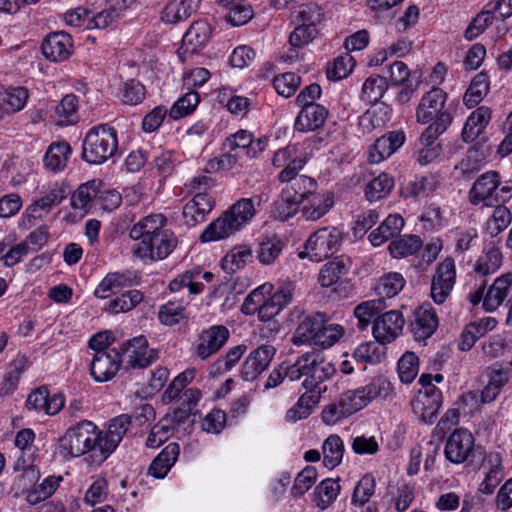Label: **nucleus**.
<instances>
[{"label": "nucleus", "instance_id": "46", "mask_svg": "<svg viewBox=\"0 0 512 512\" xmlns=\"http://www.w3.org/2000/svg\"><path fill=\"white\" fill-rule=\"evenodd\" d=\"M307 159L303 155L297 153L295 146H287L279 149L274 154L272 163L277 168H283L282 170L292 169L294 172H300L306 165Z\"/></svg>", "mask_w": 512, "mask_h": 512}, {"label": "nucleus", "instance_id": "31", "mask_svg": "<svg viewBox=\"0 0 512 512\" xmlns=\"http://www.w3.org/2000/svg\"><path fill=\"white\" fill-rule=\"evenodd\" d=\"M133 285V277L129 272L108 273L96 286L94 296L99 299H106L118 293L124 288Z\"/></svg>", "mask_w": 512, "mask_h": 512}, {"label": "nucleus", "instance_id": "45", "mask_svg": "<svg viewBox=\"0 0 512 512\" xmlns=\"http://www.w3.org/2000/svg\"><path fill=\"white\" fill-rule=\"evenodd\" d=\"M361 388L368 403L376 399L392 400L395 395L393 384L383 375L374 377L366 386Z\"/></svg>", "mask_w": 512, "mask_h": 512}, {"label": "nucleus", "instance_id": "59", "mask_svg": "<svg viewBox=\"0 0 512 512\" xmlns=\"http://www.w3.org/2000/svg\"><path fill=\"white\" fill-rule=\"evenodd\" d=\"M385 301L383 299H373L362 302L354 309V315L358 319V326L365 329L372 319L382 310L385 309Z\"/></svg>", "mask_w": 512, "mask_h": 512}, {"label": "nucleus", "instance_id": "8", "mask_svg": "<svg viewBox=\"0 0 512 512\" xmlns=\"http://www.w3.org/2000/svg\"><path fill=\"white\" fill-rule=\"evenodd\" d=\"M178 239L175 233L166 229L145 242H137L132 247L136 258L144 261H159L166 259L176 248Z\"/></svg>", "mask_w": 512, "mask_h": 512}, {"label": "nucleus", "instance_id": "35", "mask_svg": "<svg viewBox=\"0 0 512 512\" xmlns=\"http://www.w3.org/2000/svg\"><path fill=\"white\" fill-rule=\"evenodd\" d=\"M502 456L498 452H491L486 456L488 471L480 484L479 491L483 494H492L495 488L504 478V468L502 465Z\"/></svg>", "mask_w": 512, "mask_h": 512}, {"label": "nucleus", "instance_id": "26", "mask_svg": "<svg viewBox=\"0 0 512 512\" xmlns=\"http://www.w3.org/2000/svg\"><path fill=\"white\" fill-rule=\"evenodd\" d=\"M326 315L321 312L306 316L297 326L291 341L295 346L316 344L318 334L324 325Z\"/></svg>", "mask_w": 512, "mask_h": 512}, {"label": "nucleus", "instance_id": "3", "mask_svg": "<svg viewBox=\"0 0 512 512\" xmlns=\"http://www.w3.org/2000/svg\"><path fill=\"white\" fill-rule=\"evenodd\" d=\"M447 94L440 88H433L423 95L416 109L418 123H432L423 131L424 139H432L443 134L452 123V115L445 110Z\"/></svg>", "mask_w": 512, "mask_h": 512}, {"label": "nucleus", "instance_id": "62", "mask_svg": "<svg viewBox=\"0 0 512 512\" xmlns=\"http://www.w3.org/2000/svg\"><path fill=\"white\" fill-rule=\"evenodd\" d=\"M347 272L348 266L343 260L331 261L322 266L318 281L322 287H330Z\"/></svg>", "mask_w": 512, "mask_h": 512}, {"label": "nucleus", "instance_id": "33", "mask_svg": "<svg viewBox=\"0 0 512 512\" xmlns=\"http://www.w3.org/2000/svg\"><path fill=\"white\" fill-rule=\"evenodd\" d=\"M218 3L233 26L244 25L253 18L254 10L248 0H219Z\"/></svg>", "mask_w": 512, "mask_h": 512}, {"label": "nucleus", "instance_id": "48", "mask_svg": "<svg viewBox=\"0 0 512 512\" xmlns=\"http://www.w3.org/2000/svg\"><path fill=\"white\" fill-rule=\"evenodd\" d=\"M423 242L417 235H404L390 242L388 249L393 258H404L415 254L422 247Z\"/></svg>", "mask_w": 512, "mask_h": 512}, {"label": "nucleus", "instance_id": "25", "mask_svg": "<svg viewBox=\"0 0 512 512\" xmlns=\"http://www.w3.org/2000/svg\"><path fill=\"white\" fill-rule=\"evenodd\" d=\"M41 50L44 57L53 62L64 61L72 54L73 41L66 32H53L43 40Z\"/></svg>", "mask_w": 512, "mask_h": 512}, {"label": "nucleus", "instance_id": "57", "mask_svg": "<svg viewBox=\"0 0 512 512\" xmlns=\"http://www.w3.org/2000/svg\"><path fill=\"white\" fill-rule=\"evenodd\" d=\"M501 263L502 253L498 247L493 245L486 248L478 258L475 271L482 276H486L495 273L500 268Z\"/></svg>", "mask_w": 512, "mask_h": 512}, {"label": "nucleus", "instance_id": "36", "mask_svg": "<svg viewBox=\"0 0 512 512\" xmlns=\"http://www.w3.org/2000/svg\"><path fill=\"white\" fill-rule=\"evenodd\" d=\"M404 227V219L399 214H391L373 230L368 238L373 246H380L397 236Z\"/></svg>", "mask_w": 512, "mask_h": 512}, {"label": "nucleus", "instance_id": "39", "mask_svg": "<svg viewBox=\"0 0 512 512\" xmlns=\"http://www.w3.org/2000/svg\"><path fill=\"white\" fill-rule=\"evenodd\" d=\"M29 99V91L24 86H10L0 94L4 114L11 115L22 111Z\"/></svg>", "mask_w": 512, "mask_h": 512}, {"label": "nucleus", "instance_id": "6", "mask_svg": "<svg viewBox=\"0 0 512 512\" xmlns=\"http://www.w3.org/2000/svg\"><path fill=\"white\" fill-rule=\"evenodd\" d=\"M341 242L342 233L338 228L334 226L320 228L309 236L298 257L321 262L333 256L339 250Z\"/></svg>", "mask_w": 512, "mask_h": 512}, {"label": "nucleus", "instance_id": "10", "mask_svg": "<svg viewBox=\"0 0 512 512\" xmlns=\"http://www.w3.org/2000/svg\"><path fill=\"white\" fill-rule=\"evenodd\" d=\"M229 336L230 332L224 325H212L203 329L191 344V355L202 361L207 360L221 350Z\"/></svg>", "mask_w": 512, "mask_h": 512}, {"label": "nucleus", "instance_id": "53", "mask_svg": "<svg viewBox=\"0 0 512 512\" xmlns=\"http://www.w3.org/2000/svg\"><path fill=\"white\" fill-rule=\"evenodd\" d=\"M61 481V476H49L45 478L40 484L35 485L33 488L27 491V502L29 504L35 505L46 500L57 490Z\"/></svg>", "mask_w": 512, "mask_h": 512}, {"label": "nucleus", "instance_id": "19", "mask_svg": "<svg viewBox=\"0 0 512 512\" xmlns=\"http://www.w3.org/2000/svg\"><path fill=\"white\" fill-rule=\"evenodd\" d=\"M405 320L401 312L391 310L383 313L373 322V336L377 342L386 344L394 341L404 326Z\"/></svg>", "mask_w": 512, "mask_h": 512}, {"label": "nucleus", "instance_id": "14", "mask_svg": "<svg viewBox=\"0 0 512 512\" xmlns=\"http://www.w3.org/2000/svg\"><path fill=\"white\" fill-rule=\"evenodd\" d=\"M474 437L465 428L454 430L447 438L444 448L445 458L453 464H463L474 451Z\"/></svg>", "mask_w": 512, "mask_h": 512}, {"label": "nucleus", "instance_id": "38", "mask_svg": "<svg viewBox=\"0 0 512 512\" xmlns=\"http://www.w3.org/2000/svg\"><path fill=\"white\" fill-rule=\"evenodd\" d=\"M512 284V274L498 277L490 286L483 299V308L487 312L495 311L506 299Z\"/></svg>", "mask_w": 512, "mask_h": 512}, {"label": "nucleus", "instance_id": "44", "mask_svg": "<svg viewBox=\"0 0 512 512\" xmlns=\"http://www.w3.org/2000/svg\"><path fill=\"white\" fill-rule=\"evenodd\" d=\"M252 260V251L246 245L233 247L222 259L221 266L228 274H233L244 268Z\"/></svg>", "mask_w": 512, "mask_h": 512}, {"label": "nucleus", "instance_id": "27", "mask_svg": "<svg viewBox=\"0 0 512 512\" xmlns=\"http://www.w3.org/2000/svg\"><path fill=\"white\" fill-rule=\"evenodd\" d=\"M167 218L161 213H154L141 218L129 230V237L136 242H145L167 228Z\"/></svg>", "mask_w": 512, "mask_h": 512}, {"label": "nucleus", "instance_id": "54", "mask_svg": "<svg viewBox=\"0 0 512 512\" xmlns=\"http://www.w3.org/2000/svg\"><path fill=\"white\" fill-rule=\"evenodd\" d=\"M388 89L385 77L372 75L368 77L362 86L361 99L370 104H376Z\"/></svg>", "mask_w": 512, "mask_h": 512}, {"label": "nucleus", "instance_id": "47", "mask_svg": "<svg viewBox=\"0 0 512 512\" xmlns=\"http://www.w3.org/2000/svg\"><path fill=\"white\" fill-rule=\"evenodd\" d=\"M345 446L343 440L336 434L328 436L322 445L323 463L325 467L333 469L343 459Z\"/></svg>", "mask_w": 512, "mask_h": 512}, {"label": "nucleus", "instance_id": "12", "mask_svg": "<svg viewBox=\"0 0 512 512\" xmlns=\"http://www.w3.org/2000/svg\"><path fill=\"white\" fill-rule=\"evenodd\" d=\"M280 183L284 184L281 189L286 199L301 205L305 200L317 191L318 184L312 177L300 175L292 169L281 170L277 176Z\"/></svg>", "mask_w": 512, "mask_h": 512}, {"label": "nucleus", "instance_id": "5", "mask_svg": "<svg viewBox=\"0 0 512 512\" xmlns=\"http://www.w3.org/2000/svg\"><path fill=\"white\" fill-rule=\"evenodd\" d=\"M118 149L117 131L108 124L89 129L83 140L82 158L88 164L100 165L111 159Z\"/></svg>", "mask_w": 512, "mask_h": 512}, {"label": "nucleus", "instance_id": "4", "mask_svg": "<svg viewBox=\"0 0 512 512\" xmlns=\"http://www.w3.org/2000/svg\"><path fill=\"white\" fill-rule=\"evenodd\" d=\"M270 291V284H264L253 290L245 298L242 312L247 315L257 313L261 321H271L292 301L293 289L290 284H285L280 286L270 297L265 298V294Z\"/></svg>", "mask_w": 512, "mask_h": 512}, {"label": "nucleus", "instance_id": "58", "mask_svg": "<svg viewBox=\"0 0 512 512\" xmlns=\"http://www.w3.org/2000/svg\"><path fill=\"white\" fill-rule=\"evenodd\" d=\"M493 207H495L493 213L486 223V231L492 237L504 231L512 221V214L506 206L498 203Z\"/></svg>", "mask_w": 512, "mask_h": 512}, {"label": "nucleus", "instance_id": "21", "mask_svg": "<svg viewBox=\"0 0 512 512\" xmlns=\"http://www.w3.org/2000/svg\"><path fill=\"white\" fill-rule=\"evenodd\" d=\"M131 425V416L121 414L109 421L106 431L100 430V443L107 459L118 447Z\"/></svg>", "mask_w": 512, "mask_h": 512}, {"label": "nucleus", "instance_id": "56", "mask_svg": "<svg viewBox=\"0 0 512 512\" xmlns=\"http://www.w3.org/2000/svg\"><path fill=\"white\" fill-rule=\"evenodd\" d=\"M394 187V180L387 173H381L371 180L365 189L366 198L370 201H378L387 197Z\"/></svg>", "mask_w": 512, "mask_h": 512}, {"label": "nucleus", "instance_id": "50", "mask_svg": "<svg viewBox=\"0 0 512 512\" xmlns=\"http://www.w3.org/2000/svg\"><path fill=\"white\" fill-rule=\"evenodd\" d=\"M196 11L197 9L191 4H185L180 0H171L164 7L161 20L165 24H177L188 19Z\"/></svg>", "mask_w": 512, "mask_h": 512}, {"label": "nucleus", "instance_id": "28", "mask_svg": "<svg viewBox=\"0 0 512 512\" xmlns=\"http://www.w3.org/2000/svg\"><path fill=\"white\" fill-rule=\"evenodd\" d=\"M213 205L214 201L207 193H196L183 207L184 223L189 227H194L203 222L206 215L212 210Z\"/></svg>", "mask_w": 512, "mask_h": 512}, {"label": "nucleus", "instance_id": "2", "mask_svg": "<svg viewBox=\"0 0 512 512\" xmlns=\"http://www.w3.org/2000/svg\"><path fill=\"white\" fill-rule=\"evenodd\" d=\"M261 198H242L233 204L219 218L210 223L201 233V242L218 241L229 237L249 223L256 213L255 205H259Z\"/></svg>", "mask_w": 512, "mask_h": 512}, {"label": "nucleus", "instance_id": "20", "mask_svg": "<svg viewBox=\"0 0 512 512\" xmlns=\"http://www.w3.org/2000/svg\"><path fill=\"white\" fill-rule=\"evenodd\" d=\"M438 324L435 309L430 304H423L414 311L410 329L415 340L425 341L434 334Z\"/></svg>", "mask_w": 512, "mask_h": 512}, {"label": "nucleus", "instance_id": "29", "mask_svg": "<svg viewBox=\"0 0 512 512\" xmlns=\"http://www.w3.org/2000/svg\"><path fill=\"white\" fill-rule=\"evenodd\" d=\"M26 406L30 410L43 411L48 415H55L63 408L64 397L60 394L50 397L48 389L42 386L28 395Z\"/></svg>", "mask_w": 512, "mask_h": 512}, {"label": "nucleus", "instance_id": "43", "mask_svg": "<svg viewBox=\"0 0 512 512\" xmlns=\"http://www.w3.org/2000/svg\"><path fill=\"white\" fill-rule=\"evenodd\" d=\"M101 181L91 180L81 184L71 197V206L75 209L87 210L97 201Z\"/></svg>", "mask_w": 512, "mask_h": 512}, {"label": "nucleus", "instance_id": "22", "mask_svg": "<svg viewBox=\"0 0 512 512\" xmlns=\"http://www.w3.org/2000/svg\"><path fill=\"white\" fill-rule=\"evenodd\" d=\"M276 349L272 345H261L253 350L244 361L241 376L245 381L255 380L272 361Z\"/></svg>", "mask_w": 512, "mask_h": 512}, {"label": "nucleus", "instance_id": "1", "mask_svg": "<svg viewBox=\"0 0 512 512\" xmlns=\"http://www.w3.org/2000/svg\"><path fill=\"white\" fill-rule=\"evenodd\" d=\"M99 437L100 429L93 422L82 420L59 438V454L65 460L86 455L89 464L99 466L106 460Z\"/></svg>", "mask_w": 512, "mask_h": 512}, {"label": "nucleus", "instance_id": "23", "mask_svg": "<svg viewBox=\"0 0 512 512\" xmlns=\"http://www.w3.org/2000/svg\"><path fill=\"white\" fill-rule=\"evenodd\" d=\"M405 133L402 130H394L377 138L368 151V160L372 164H378L395 153L405 142Z\"/></svg>", "mask_w": 512, "mask_h": 512}, {"label": "nucleus", "instance_id": "41", "mask_svg": "<svg viewBox=\"0 0 512 512\" xmlns=\"http://www.w3.org/2000/svg\"><path fill=\"white\" fill-rule=\"evenodd\" d=\"M71 152V147L67 142L52 143L44 155L43 162L45 168L53 173L63 170L67 165Z\"/></svg>", "mask_w": 512, "mask_h": 512}, {"label": "nucleus", "instance_id": "60", "mask_svg": "<svg viewBox=\"0 0 512 512\" xmlns=\"http://www.w3.org/2000/svg\"><path fill=\"white\" fill-rule=\"evenodd\" d=\"M143 300V293L139 290H129L108 303L107 310L113 314L124 313L135 308Z\"/></svg>", "mask_w": 512, "mask_h": 512}, {"label": "nucleus", "instance_id": "24", "mask_svg": "<svg viewBox=\"0 0 512 512\" xmlns=\"http://www.w3.org/2000/svg\"><path fill=\"white\" fill-rule=\"evenodd\" d=\"M225 146L232 152L241 155V160L256 157L265 149V142L261 139H254L252 133L247 130H239L229 136Z\"/></svg>", "mask_w": 512, "mask_h": 512}, {"label": "nucleus", "instance_id": "61", "mask_svg": "<svg viewBox=\"0 0 512 512\" xmlns=\"http://www.w3.org/2000/svg\"><path fill=\"white\" fill-rule=\"evenodd\" d=\"M340 484L333 479L327 478L320 482L315 489V502L321 509L327 508L338 496Z\"/></svg>", "mask_w": 512, "mask_h": 512}, {"label": "nucleus", "instance_id": "42", "mask_svg": "<svg viewBox=\"0 0 512 512\" xmlns=\"http://www.w3.org/2000/svg\"><path fill=\"white\" fill-rule=\"evenodd\" d=\"M210 38V26L206 21L194 22L183 35L182 44L186 52L195 53Z\"/></svg>", "mask_w": 512, "mask_h": 512}, {"label": "nucleus", "instance_id": "32", "mask_svg": "<svg viewBox=\"0 0 512 512\" xmlns=\"http://www.w3.org/2000/svg\"><path fill=\"white\" fill-rule=\"evenodd\" d=\"M328 116V110L320 104H310L301 109L296 121L295 127L298 131H314L321 127Z\"/></svg>", "mask_w": 512, "mask_h": 512}, {"label": "nucleus", "instance_id": "30", "mask_svg": "<svg viewBox=\"0 0 512 512\" xmlns=\"http://www.w3.org/2000/svg\"><path fill=\"white\" fill-rule=\"evenodd\" d=\"M301 213L306 220L316 221L323 217L333 206V194L315 191L302 203Z\"/></svg>", "mask_w": 512, "mask_h": 512}, {"label": "nucleus", "instance_id": "37", "mask_svg": "<svg viewBox=\"0 0 512 512\" xmlns=\"http://www.w3.org/2000/svg\"><path fill=\"white\" fill-rule=\"evenodd\" d=\"M321 400V392L306 390L297 402L286 412V420L291 423L308 418Z\"/></svg>", "mask_w": 512, "mask_h": 512}, {"label": "nucleus", "instance_id": "16", "mask_svg": "<svg viewBox=\"0 0 512 512\" xmlns=\"http://www.w3.org/2000/svg\"><path fill=\"white\" fill-rule=\"evenodd\" d=\"M120 353L127 355V364L133 369L146 368L158 357L157 351L148 347L144 336H137L123 343Z\"/></svg>", "mask_w": 512, "mask_h": 512}, {"label": "nucleus", "instance_id": "52", "mask_svg": "<svg viewBox=\"0 0 512 512\" xmlns=\"http://www.w3.org/2000/svg\"><path fill=\"white\" fill-rule=\"evenodd\" d=\"M405 283L402 274L390 272L379 279L375 291L380 296L379 299L392 298L404 288Z\"/></svg>", "mask_w": 512, "mask_h": 512}, {"label": "nucleus", "instance_id": "7", "mask_svg": "<svg viewBox=\"0 0 512 512\" xmlns=\"http://www.w3.org/2000/svg\"><path fill=\"white\" fill-rule=\"evenodd\" d=\"M67 197L66 188L57 182L41 191V195L26 208L21 227L29 230L39 224L53 208L57 207Z\"/></svg>", "mask_w": 512, "mask_h": 512}, {"label": "nucleus", "instance_id": "11", "mask_svg": "<svg viewBox=\"0 0 512 512\" xmlns=\"http://www.w3.org/2000/svg\"><path fill=\"white\" fill-rule=\"evenodd\" d=\"M321 10L315 4L301 7L297 20L298 24L289 36V43L294 48H304L317 36V23L321 21Z\"/></svg>", "mask_w": 512, "mask_h": 512}, {"label": "nucleus", "instance_id": "15", "mask_svg": "<svg viewBox=\"0 0 512 512\" xmlns=\"http://www.w3.org/2000/svg\"><path fill=\"white\" fill-rule=\"evenodd\" d=\"M456 279L455 263L452 258H446L438 264L431 281V297L433 301L443 304L450 295Z\"/></svg>", "mask_w": 512, "mask_h": 512}, {"label": "nucleus", "instance_id": "64", "mask_svg": "<svg viewBox=\"0 0 512 512\" xmlns=\"http://www.w3.org/2000/svg\"><path fill=\"white\" fill-rule=\"evenodd\" d=\"M241 155L232 152L230 149L226 153L210 159L204 168L206 173H216L220 171H229L242 164Z\"/></svg>", "mask_w": 512, "mask_h": 512}, {"label": "nucleus", "instance_id": "49", "mask_svg": "<svg viewBox=\"0 0 512 512\" xmlns=\"http://www.w3.org/2000/svg\"><path fill=\"white\" fill-rule=\"evenodd\" d=\"M489 91V78L484 72L478 73L471 81L464 95V104L473 108L478 105Z\"/></svg>", "mask_w": 512, "mask_h": 512}, {"label": "nucleus", "instance_id": "9", "mask_svg": "<svg viewBox=\"0 0 512 512\" xmlns=\"http://www.w3.org/2000/svg\"><path fill=\"white\" fill-rule=\"evenodd\" d=\"M305 379L302 386L312 392L320 391L321 395L326 391L322 383L329 380L336 372L334 364L327 360L321 353H305Z\"/></svg>", "mask_w": 512, "mask_h": 512}, {"label": "nucleus", "instance_id": "13", "mask_svg": "<svg viewBox=\"0 0 512 512\" xmlns=\"http://www.w3.org/2000/svg\"><path fill=\"white\" fill-rule=\"evenodd\" d=\"M500 184V176L496 171H488L480 175L469 191V200L473 205L483 204L492 207L498 203L507 202L508 196L500 197L496 192Z\"/></svg>", "mask_w": 512, "mask_h": 512}, {"label": "nucleus", "instance_id": "51", "mask_svg": "<svg viewBox=\"0 0 512 512\" xmlns=\"http://www.w3.org/2000/svg\"><path fill=\"white\" fill-rule=\"evenodd\" d=\"M437 187V181L433 175L416 176L402 187V193L406 197H425L431 194Z\"/></svg>", "mask_w": 512, "mask_h": 512}, {"label": "nucleus", "instance_id": "55", "mask_svg": "<svg viewBox=\"0 0 512 512\" xmlns=\"http://www.w3.org/2000/svg\"><path fill=\"white\" fill-rule=\"evenodd\" d=\"M187 318L186 306L174 300L161 305L158 311L159 321L166 326H174Z\"/></svg>", "mask_w": 512, "mask_h": 512}, {"label": "nucleus", "instance_id": "18", "mask_svg": "<svg viewBox=\"0 0 512 512\" xmlns=\"http://www.w3.org/2000/svg\"><path fill=\"white\" fill-rule=\"evenodd\" d=\"M121 363L120 351H99L93 354L90 374L96 382L110 381L119 371Z\"/></svg>", "mask_w": 512, "mask_h": 512}, {"label": "nucleus", "instance_id": "34", "mask_svg": "<svg viewBox=\"0 0 512 512\" xmlns=\"http://www.w3.org/2000/svg\"><path fill=\"white\" fill-rule=\"evenodd\" d=\"M491 120V110L487 106H480L467 118L462 138L465 142H473L487 127Z\"/></svg>", "mask_w": 512, "mask_h": 512}, {"label": "nucleus", "instance_id": "17", "mask_svg": "<svg viewBox=\"0 0 512 512\" xmlns=\"http://www.w3.org/2000/svg\"><path fill=\"white\" fill-rule=\"evenodd\" d=\"M441 405L442 392L436 386H430L427 391H420L411 402L414 414L426 424L434 423Z\"/></svg>", "mask_w": 512, "mask_h": 512}, {"label": "nucleus", "instance_id": "63", "mask_svg": "<svg viewBox=\"0 0 512 512\" xmlns=\"http://www.w3.org/2000/svg\"><path fill=\"white\" fill-rule=\"evenodd\" d=\"M200 274L201 271L198 269L185 271L170 282L169 288L172 292H177L183 288H187L189 295H197L201 293L204 288L203 283L194 281V279Z\"/></svg>", "mask_w": 512, "mask_h": 512}, {"label": "nucleus", "instance_id": "40", "mask_svg": "<svg viewBox=\"0 0 512 512\" xmlns=\"http://www.w3.org/2000/svg\"><path fill=\"white\" fill-rule=\"evenodd\" d=\"M180 448L177 443H169L152 461L149 474L162 479L170 471L179 456Z\"/></svg>", "mask_w": 512, "mask_h": 512}]
</instances>
